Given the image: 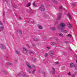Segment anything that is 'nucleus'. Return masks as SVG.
Segmentation results:
<instances>
[{
  "label": "nucleus",
  "instance_id": "obj_1",
  "mask_svg": "<svg viewBox=\"0 0 77 77\" xmlns=\"http://www.w3.org/2000/svg\"><path fill=\"white\" fill-rule=\"evenodd\" d=\"M65 27H66V25H65V23H62L58 26V29L59 30H63Z\"/></svg>",
  "mask_w": 77,
  "mask_h": 77
},
{
  "label": "nucleus",
  "instance_id": "obj_2",
  "mask_svg": "<svg viewBox=\"0 0 77 77\" xmlns=\"http://www.w3.org/2000/svg\"><path fill=\"white\" fill-rule=\"evenodd\" d=\"M4 29L3 23L0 21V31H2Z\"/></svg>",
  "mask_w": 77,
  "mask_h": 77
},
{
  "label": "nucleus",
  "instance_id": "obj_3",
  "mask_svg": "<svg viewBox=\"0 0 77 77\" xmlns=\"http://www.w3.org/2000/svg\"><path fill=\"white\" fill-rule=\"evenodd\" d=\"M0 47L1 48V49H2V50H5L6 49V46L3 44H1L0 45Z\"/></svg>",
  "mask_w": 77,
  "mask_h": 77
},
{
  "label": "nucleus",
  "instance_id": "obj_4",
  "mask_svg": "<svg viewBox=\"0 0 77 77\" xmlns=\"http://www.w3.org/2000/svg\"><path fill=\"white\" fill-rule=\"evenodd\" d=\"M61 14H60L58 15L57 16V20L58 21L59 20H60V18H61Z\"/></svg>",
  "mask_w": 77,
  "mask_h": 77
},
{
  "label": "nucleus",
  "instance_id": "obj_5",
  "mask_svg": "<svg viewBox=\"0 0 77 77\" xmlns=\"http://www.w3.org/2000/svg\"><path fill=\"white\" fill-rule=\"evenodd\" d=\"M26 65L27 66H28V68H29V69H31V68H32V67H31V66H30V65L29 63L27 62L26 63Z\"/></svg>",
  "mask_w": 77,
  "mask_h": 77
},
{
  "label": "nucleus",
  "instance_id": "obj_6",
  "mask_svg": "<svg viewBox=\"0 0 77 77\" xmlns=\"http://www.w3.org/2000/svg\"><path fill=\"white\" fill-rule=\"evenodd\" d=\"M45 8H44V7L43 6H41L40 8V10L41 11H44Z\"/></svg>",
  "mask_w": 77,
  "mask_h": 77
},
{
  "label": "nucleus",
  "instance_id": "obj_7",
  "mask_svg": "<svg viewBox=\"0 0 77 77\" xmlns=\"http://www.w3.org/2000/svg\"><path fill=\"white\" fill-rule=\"evenodd\" d=\"M23 50L24 51H26L25 53V54H28V51H27V49H26L25 48H23Z\"/></svg>",
  "mask_w": 77,
  "mask_h": 77
},
{
  "label": "nucleus",
  "instance_id": "obj_8",
  "mask_svg": "<svg viewBox=\"0 0 77 77\" xmlns=\"http://www.w3.org/2000/svg\"><path fill=\"white\" fill-rule=\"evenodd\" d=\"M69 66L70 68H73L74 67V63H70Z\"/></svg>",
  "mask_w": 77,
  "mask_h": 77
},
{
  "label": "nucleus",
  "instance_id": "obj_9",
  "mask_svg": "<svg viewBox=\"0 0 77 77\" xmlns=\"http://www.w3.org/2000/svg\"><path fill=\"white\" fill-rule=\"evenodd\" d=\"M50 29L52 31H55L56 30V28L55 27H51Z\"/></svg>",
  "mask_w": 77,
  "mask_h": 77
},
{
  "label": "nucleus",
  "instance_id": "obj_10",
  "mask_svg": "<svg viewBox=\"0 0 77 77\" xmlns=\"http://www.w3.org/2000/svg\"><path fill=\"white\" fill-rule=\"evenodd\" d=\"M38 27L39 29H42V26L40 25H38Z\"/></svg>",
  "mask_w": 77,
  "mask_h": 77
},
{
  "label": "nucleus",
  "instance_id": "obj_11",
  "mask_svg": "<svg viewBox=\"0 0 77 77\" xmlns=\"http://www.w3.org/2000/svg\"><path fill=\"white\" fill-rule=\"evenodd\" d=\"M60 32H64V33H67V32H68L67 31V30H60Z\"/></svg>",
  "mask_w": 77,
  "mask_h": 77
},
{
  "label": "nucleus",
  "instance_id": "obj_12",
  "mask_svg": "<svg viewBox=\"0 0 77 77\" xmlns=\"http://www.w3.org/2000/svg\"><path fill=\"white\" fill-rule=\"evenodd\" d=\"M68 27L70 29H71V28L72 27L71 26V23H69L67 24Z\"/></svg>",
  "mask_w": 77,
  "mask_h": 77
},
{
  "label": "nucleus",
  "instance_id": "obj_13",
  "mask_svg": "<svg viewBox=\"0 0 77 77\" xmlns=\"http://www.w3.org/2000/svg\"><path fill=\"white\" fill-rule=\"evenodd\" d=\"M50 55L51 56H53V51H51L49 53Z\"/></svg>",
  "mask_w": 77,
  "mask_h": 77
},
{
  "label": "nucleus",
  "instance_id": "obj_14",
  "mask_svg": "<svg viewBox=\"0 0 77 77\" xmlns=\"http://www.w3.org/2000/svg\"><path fill=\"white\" fill-rule=\"evenodd\" d=\"M30 5H31V4H30V3H29L26 5V7H30Z\"/></svg>",
  "mask_w": 77,
  "mask_h": 77
},
{
  "label": "nucleus",
  "instance_id": "obj_15",
  "mask_svg": "<svg viewBox=\"0 0 77 77\" xmlns=\"http://www.w3.org/2000/svg\"><path fill=\"white\" fill-rule=\"evenodd\" d=\"M68 17H69L70 20L72 19V17H71V14H69V13L68 14Z\"/></svg>",
  "mask_w": 77,
  "mask_h": 77
},
{
  "label": "nucleus",
  "instance_id": "obj_16",
  "mask_svg": "<svg viewBox=\"0 0 77 77\" xmlns=\"http://www.w3.org/2000/svg\"><path fill=\"white\" fill-rule=\"evenodd\" d=\"M29 53L30 54H34V52L33 51H29Z\"/></svg>",
  "mask_w": 77,
  "mask_h": 77
},
{
  "label": "nucleus",
  "instance_id": "obj_17",
  "mask_svg": "<svg viewBox=\"0 0 77 77\" xmlns=\"http://www.w3.org/2000/svg\"><path fill=\"white\" fill-rule=\"evenodd\" d=\"M51 73L52 74H55V71L51 70Z\"/></svg>",
  "mask_w": 77,
  "mask_h": 77
},
{
  "label": "nucleus",
  "instance_id": "obj_18",
  "mask_svg": "<svg viewBox=\"0 0 77 77\" xmlns=\"http://www.w3.org/2000/svg\"><path fill=\"white\" fill-rule=\"evenodd\" d=\"M29 21H30L31 23H33V22H34V21H33V20L32 19H30Z\"/></svg>",
  "mask_w": 77,
  "mask_h": 77
},
{
  "label": "nucleus",
  "instance_id": "obj_19",
  "mask_svg": "<svg viewBox=\"0 0 77 77\" xmlns=\"http://www.w3.org/2000/svg\"><path fill=\"white\" fill-rule=\"evenodd\" d=\"M7 65H12V64L11 63L8 62V63H7Z\"/></svg>",
  "mask_w": 77,
  "mask_h": 77
},
{
  "label": "nucleus",
  "instance_id": "obj_20",
  "mask_svg": "<svg viewBox=\"0 0 77 77\" xmlns=\"http://www.w3.org/2000/svg\"><path fill=\"white\" fill-rule=\"evenodd\" d=\"M55 44H56V43L54 42H51V44L52 45H55Z\"/></svg>",
  "mask_w": 77,
  "mask_h": 77
},
{
  "label": "nucleus",
  "instance_id": "obj_21",
  "mask_svg": "<svg viewBox=\"0 0 77 77\" xmlns=\"http://www.w3.org/2000/svg\"><path fill=\"white\" fill-rule=\"evenodd\" d=\"M48 54L46 53L45 54V57H48Z\"/></svg>",
  "mask_w": 77,
  "mask_h": 77
},
{
  "label": "nucleus",
  "instance_id": "obj_22",
  "mask_svg": "<svg viewBox=\"0 0 77 77\" xmlns=\"http://www.w3.org/2000/svg\"><path fill=\"white\" fill-rule=\"evenodd\" d=\"M23 75L24 77H27V76L26 75V74L24 73H23Z\"/></svg>",
  "mask_w": 77,
  "mask_h": 77
},
{
  "label": "nucleus",
  "instance_id": "obj_23",
  "mask_svg": "<svg viewBox=\"0 0 77 77\" xmlns=\"http://www.w3.org/2000/svg\"><path fill=\"white\" fill-rule=\"evenodd\" d=\"M54 63L55 65H59L60 63L59 62H55Z\"/></svg>",
  "mask_w": 77,
  "mask_h": 77
},
{
  "label": "nucleus",
  "instance_id": "obj_24",
  "mask_svg": "<svg viewBox=\"0 0 77 77\" xmlns=\"http://www.w3.org/2000/svg\"><path fill=\"white\" fill-rule=\"evenodd\" d=\"M67 36H68V37H72V35L71 34H69L67 35Z\"/></svg>",
  "mask_w": 77,
  "mask_h": 77
},
{
  "label": "nucleus",
  "instance_id": "obj_25",
  "mask_svg": "<svg viewBox=\"0 0 77 77\" xmlns=\"http://www.w3.org/2000/svg\"><path fill=\"white\" fill-rule=\"evenodd\" d=\"M33 6H35V7H36L37 6L36 5V4H35V2H34L33 3Z\"/></svg>",
  "mask_w": 77,
  "mask_h": 77
},
{
  "label": "nucleus",
  "instance_id": "obj_26",
  "mask_svg": "<svg viewBox=\"0 0 77 77\" xmlns=\"http://www.w3.org/2000/svg\"><path fill=\"white\" fill-rule=\"evenodd\" d=\"M59 36H61L62 37H63V35L62 34H61L59 33Z\"/></svg>",
  "mask_w": 77,
  "mask_h": 77
},
{
  "label": "nucleus",
  "instance_id": "obj_27",
  "mask_svg": "<svg viewBox=\"0 0 77 77\" xmlns=\"http://www.w3.org/2000/svg\"><path fill=\"white\" fill-rule=\"evenodd\" d=\"M75 4L74 3H72V6H75Z\"/></svg>",
  "mask_w": 77,
  "mask_h": 77
},
{
  "label": "nucleus",
  "instance_id": "obj_28",
  "mask_svg": "<svg viewBox=\"0 0 77 77\" xmlns=\"http://www.w3.org/2000/svg\"><path fill=\"white\" fill-rule=\"evenodd\" d=\"M52 71H55V68L53 67H52Z\"/></svg>",
  "mask_w": 77,
  "mask_h": 77
},
{
  "label": "nucleus",
  "instance_id": "obj_29",
  "mask_svg": "<svg viewBox=\"0 0 77 77\" xmlns=\"http://www.w3.org/2000/svg\"><path fill=\"white\" fill-rule=\"evenodd\" d=\"M32 68H35V66L33 65H32Z\"/></svg>",
  "mask_w": 77,
  "mask_h": 77
},
{
  "label": "nucleus",
  "instance_id": "obj_30",
  "mask_svg": "<svg viewBox=\"0 0 77 77\" xmlns=\"http://www.w3.org/2000/svg\"><path fill=\"white\" fill-rule=\"evenodd\" d=\"M19 33L20 35H21V34H22V32L21 30H19Z\"/></svg>",
  "mask_w": 77,
  "mask_h": 77
},
{
  "label": "nucleus",
  "instance_id": "obj_31",
  "mask_svg": "<svg viewBox=\"0 0 77 77\" xmlns=\"http://www.w3.org/2000/svg\"><path fill=\"white\" fill-rule=\"evenodd\" d=\"M3 72V73H4L5 74H6L8 73L7 72H6V71H4Z\"/></svg>",
  "mask_w": 77,
  "mask_h": 77
},
{
  "label": "nucleus",
  "instance_id": "obj_32",
  "mask_svg": "<svg viewBox=\"0 0 77 77\" xmlns=\"http://www.w3.org/2000/svg\"><path fill=\"white\" fill-rule=\"evenodd\" d=\"M35 69L34 70L32 71V73L33 74H34V73H35Z\"/></svg>",
  "mask_w": 77,
  "mask_h": 77
},
{
  "label": "nucleus",
  "instance_id": "obj_33",
  "mask_svg": "<svg viewBox=\"0 0 77 77\" xmlns=\"http://www.w3.org/2000/svg\"><path fill=\"white\" fill-rule=\"evenodd\" d=\"M16 51V53L17 54H19V52H18V51Z\"/></svg>",
  "mask_w": 77,
  "mask_h": 77
},
{
  "label": "nucleus",
  "instance_id": "obj_34",
  "mask_svg": "<svg viewBox=\"0 0 77 77\" xmlns=\"http://www.w3.org/2000/svg\"><path fill=\"white\" fill-rule=\"evenodd\" d=\"M72 77H75V75H74V74H73L72 75Z\"/></svg>",
  "mask_w": 77,
  "mask_h": 77
},
{
  "label": "nucleus",
  "instance_id": "obj_35",
  "mask_svg": "<svg viewBox=\"0 0 77 77\" xmlns=\"http://www.w3.org/2000/svg\"><path fill=\"white\" fill-rule=\"evenodd\" d=\"M33 47H36V45H35V44H33Z\"/></svg>",
  "mask_w": 77,
  "mask_h": 77
},
{
  "label": "nucleus",
  "instance_id": "obj_36",
  "mask_svg": "<svg viewBox=\"0 0 77 77\" xmlns=\"http://www.w3.org/2000/svg\"><path fill=\"white\" fill-rule=\"evenodd\" d=\"M17 7V5H15L14 6V8H16V7Z\"/></svg>",
  "mask_w": 77,
  "mask_h": 77
},
{
  "label": "nucleus",
  "instance_id": "obj_37",
  "mask_svg": "<svg viewBox=\"0 0 77 77\" xmlns=\"http://www.w3.org/2000/svg\"><path fill=\"white\" fill-rule=\"evenodd\" d=\"M69 50H70V51H71L72 50V49H71V48L70 47H69Z\"/></svg>",
  "mask_w": 77,
  "mask_h": 77
},
{
  "label": "nucleus",
  "instance_id": "obj_38",
  "mask_svg": "<svg viewBox=\"0 0 77 77\" xmlns=\"http://www.w3.org/2000/svg\"><path fill=\"white\" fill-rule=\"evenodd\" d=\"M59 8L60 9H62V7L60 6V7Z\"/></svg>",
  "mask_w": 77,
  "mask_h": 77
},
{
  "label": "nucleus",
  "instance_id": "obj_39",
  "mask_svg": "<svg viewBox=\"0 0 77 77\" xmlns=\"http://www.w3.org/2000/svg\"><path fill=\"white\" fill-rule=\"evenodd\" d=\"M20 75H21V73H20L19 74H18L17 75H18V76H19Z\"/></svg>",
  "mask_w": 77,
  "mask_h": 77
},
{
  "label": "nucleus",
  "instance_id": "obj_40",
  "mask_svg": "<svg viewBox=\"0 0 77 77\" xmlns=\"http://www.w3.org/2000/svg\"><path fill=\"white\" fill-rule=\"evenodd\" d=\"M68 75H71V73H70V72H69V73H68Z\"/></svg>",
  "mask_w": 77,
  "mask_h": 77
},
{
  "label": "nucleus",
  "instance_id": "obj_41",
  "mask_svg": "<svg viewBox=\"0 0 77 77\" xmlns=\"http://www.w3.org/2000/svg\"><path fill=\"white\" fill-rule=\"evenodd\" d=\"M19 19L20 20H21V17H19Z\"/></svg>",
  "mask_w": 77,
  "mask_h": 77
},
{
  "label": "nucleus",
  "instance_id": "obj_42",
  "mask_svg": "<svg viewBox=\"0 0 77 77\" xmlns=\"http://www.w3.org/2000/svg\"><path fill=\"white\" fill-rule=\"evenodd\" d=\"M57 77H60V76L59 75H58L57 76Z\"/></svg>",
  "mask_w": 77,
  "mask_h": 77
},
{
  "label": "nucleus",
  "instance_id": "obj_43",
  "mask_svg": "<svg viewBox=\"0 0 77 77\" xmlns=\"http://www.w3.org/2000/svg\"><path fill=\"white\" fill-rule=\"evenodd\" d=\"M75 69L76 70H77V66H76V67H75Z\"/></svg>",
  "mask_w": 77,
  "mask_h": 77
},
{
  "label": "nucleus",
  "instance_id": "obj_44",
  "mask_svg": "<svg viewBox=\"0 0 77 77\" xmlns=\"http://www.w3.org/2000/svg\"><path fill=\"white\" fill-rule=\"evenodd\" d=\"M28 48H30V46L28 45Z\"/></svg>",
  "mask_w": 77,
  "mask_h": 77
},
{
  "label": "nucleus",
  "instance_id": "obj_45",
  "mask_svg": "<svg viewBox=\"0 0 77 77\" xmlns=\"http://www.w3.org/2000/svg\"><path fill=\"white\" fill-rule=\"evenodd\" d=\"M43 74H46V73L45 72H44V73H43Z\"/></svg>",
  "mask_w": 77,
  "mask_h": 77
},
{
  "label": "nucleus",
  "instance_id": "obj_46",
  "mask_svg": "<svg viewBox=\"0 0 77 77\" xmlns=\"http://www.w3.org/2000/svg\"><path fill=\"white\" fill-rule=\"evenodd\" d=\"M56 39L57 41H58V40L59 41V39H58V38H56Z\"/></svg>",
  "mask_w": 77,
  "mask_h": 77
},
{
  "label": "nucleus",
  "instance_id": "obj_47",
  "mask_svg": "<svg viewBox=\"0 0 77 77\" xmlns=\"http://www.w3.org/2000/svg\"><path fill=\"white\" fill-rule=\"evenodd\" d=\"M27 11L28 12H30V11L28 10Z\"/></svg>",
  "mask_w": 77,
  "mask_h": 77
},
{
  "label": "nucleus",
  "instance_id": "obj_48",
  "mask_svg": "<svg viewBox=\"0 0 77 77\" xmlns=\"http://www.w3.org/2000/svg\"><path fill=\"white\" fill-rule=\"evenodd\" d=\"M65 43L66 44V43H67V42H65Z\"/></svg>",
  "mask_w": 77,
  "mask_h": 77
},
{
  "label": "nucleus",
  "instance_id": "obj_49",
  "mask_svg": "<svg viewBox=\"0 0 77 77\" xmlns=\"http://www.w3.org/2000/svg\"><path fill=\"white\" fill-rule=\"evenodd\" d=\"M48 49H50V48L49 47H48Z\"/></svg>",
  "mask_w": 77,
  "mask_h": 77
},
{
  "label": "nucleus",
  "instance_id": "obj_50",
  "mask_svg": "<svg viewBox=\"0 0 77 77\" xmlns=\"http://www.w3.org/2000/svg\"><path fill=\"white\" fill-rule=\"evenodd\" d=\"M29 72V73H31V72L30 71V72Z\"/></svg>",
  "mask_w": 77,
  "mask_h": 77
},
{
  "label": "nucleus",
  "instance_id": "obj_51",
  "mask_svg": "<svg viewBox=\"0 0 77 77\" xmlns=\"http://www.w3.org/2000/svg\"><path fill=\"white\" fill-rule=\"evenodd\" d=\"M3 21L4 23H5V20H3Z\"/></svg>",
  "mask_w": 77,
  "mask_h": 77
},
{
  "label": "nucleus",
  "instance_id": "obj_52",
  "mask_svg": "<svg viewBox=\"0 0 77 77\" xmlns=\"http://www.w3.org/2000/svg\"><path fill=\"white\" fill-rule=\"evenodd\" d=\"M75 73H77V72H75Z\"/></svg>",
  "mask_w": 77,
  "mask_h": 77
},
{
  "label": "nucleus",
  "instance_id": "obj_53",
  "mask_svg": "<svg viewBox=\"0 0 77 77\" xmlns=\"http://www.w3.org/2000/svg\"><path fill=\"white\" fill-rule=\"evenodd\" d=\"M35 41H36V40H35V39H34Z\"/></svg>",
  "mask_w": 77,
  "mask_h": 77
},
{
  "label": "nucleus",
  "instance_id": "obj_54",
  "mask_svg": "<svg viewBox=\"0 0 77 77\" xmlns=\"http://www.w3.org/2000/svg\"><path fill=\"white\" fill-rule=\"evenodd\" d=\"M3 14H5V12H3Z\"/></svg>",
  "mask_w": 77,
  "mask_h": 77
},
{
  "label": "nucleus",
  "instance_id": "obj_55",
  "mask_svg": "<svg viewBox=\"0 0 77 77\" xmlns=\"http://www.w3.org/2000/svg\"><path fill=\"white\" fill-rule=\"evenodd\" d=\"M5 0V1H7V0Z\"/></svg>",
  "mask_w": 77,
  "mask_h": 77
},
{
  "label": "nucleus",
  "instance_id": "obj_56",
  "mask_svg": "<svg viewBox=\"0 0 77 77\" xmlns=\"http://www.w3.org/2000/svg\"><path fill=\"white\" fill-rule=\"evenodd\" d=\"M3 15H4V14H3Z\"/></svg>",
  "mask_w": 77,
  "mask_h": 77
},
{
  "label": "nucleus",
  "instance_id": "obj_57",
  "mask_svg": "<svg viewBox=\"0 0 77 77\" xmlns=\"http://www.w3.org/2000/svg\"><path fill=\"white\" fill-rule=\"evenodd\" d=\"M17 61V62L18 61Z\"/></svg>",
  "mask_w": 77,
  "mask_h": 77
}]
</instances>
